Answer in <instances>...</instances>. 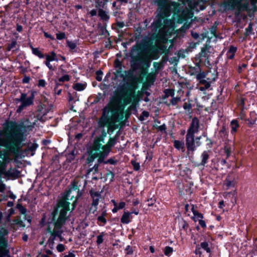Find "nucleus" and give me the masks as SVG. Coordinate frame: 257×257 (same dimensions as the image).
<instances>
[{
  "label": "nucleus",
  "instance_id": "1",
  "mask_svg": "<svg viewBox=\"0 0 257 257\" xmlns=\"http://www.w3.org/2000/svg\"><path fill=\"white\" fill-rule=\"evenodd\" d=\"M181 5L175 2L170 3L169 0H160L159 2L158 15L152 24L154 34L165 36L167 28H173L174 25L175 16L186 20V11H182Z\"/></svg>",
  "mask_w": 257,
  "mask_h": 257
},
{
  "label": "nucleus",
  "instance_id": "2",
  "mask_svg": "<svg viewBox=\"0 0 257 257\" xmlns=\"http://www.w3.org/2000/svg\"><path fill=\"white\" fill-rule=\"evenodd\" d=\"M80 196L79 190L77 188V186L74 183L72 184V186L59 201L57 208L53 212L54 215H55L60 210L59 217L55 223L53 229L49 226L47 229V232L50 233V236L48 240V244L51 248H53L54 240L57 237L59 238L60 241L62 240V233L63 230L62 229V226L65 222L67 212L70 210L69 205L71 203L72 205V209H74L77 200Z\"/></svg>",
  "mask_w": 257,
  "mask_h": 257
},
{
  "label": "nucleus",
  "instance_id": "3",
  "mask_svg": "<svg viewBox=\"0 0 257 257\" xmlns=\"http://www.w3.org/2000/svg\"><path fill=\"white\" fill-rule=\"evenodd\" d=\"M135 98V92L130 89L122 95L123 103L120 100H115L109 103L103 109V114L99 120L100 125L107 126L108 131L115 128V122H119L123 117V111L126 105L131 103Z\"/></svg>",
  "mask_w": 257,
  "mask_h": 257
},
{
  "label": "nucleus",
  "instance_id": "4",
  "mask_svg": "<svg viewBox=\"0 0 257 257\" xmlns=\"http://www.w3.org/2000/svg\"><path fill=\"white\" fill-rule=\"evenodd\" d=\"M8 132L9 135L7 139H4L0 133V146L13 151L19 150L25 140L22 127L15 122H12L9 126Z\"/></svg>",
  "mask_w": 257,
  "mask_h": 257
},
{
  "label": "nucleus",
  "instance_id": "5",
  "mask_svg": "<svg viewBox=\"0 0 257 257\" xmlns=\"http://www.w3.org/2000/svg\"><path fill=\"white\" fill-rule=\"evenodd\" d=\"M104 143V138L102 137L95 140L92 147L88 151L89 156L87 159L88 163L93 162L97 157L98 162H103L104 159L109 154L111 148L116 144V138H110L105 145H103Z\"/></svg>",
  "mask_w": 257,
  "mask_h": 257
},
{
  "label": "nucleus",
  "instance_id": "6",
  "mask_svg": "<svg viewBox=\"0 0 257 257\" xmlns=\"http://www.w3.org/2000/svg\"><path fill=\"white\" fill-rule=\"evenodd\" d=\"M210 73H201L197 75L196 79L199 83L204 86H200L199 90L204 91L208 89L211 86V83L215 79V76L210 77Z\"/></svg>",
  "mask_w": 257,
  "mask_h": 257
},
{
  "label": "nucleus",
  "instance_id": "7",
  "mask_svg": "<svg viewBox=\"0 0 257 257\" xmlns=\"http://www.w3.org/2000/svg\"><path fill=\"white\" fill-rule=\"evenodd\" d=\"M34 93V92H31L29 96H28L26 93L21 94L20 97L17 99V101L21 103L17 108V112H21L25 108L33 104Z\"/></svg>",
  "mask_w": 257,
  "mask_h": 257
},
{
  "label": "nucleus",
  "instance_id": "8",
  "mask_svg": "<svg viewBox=\"0 0 257 257\" xmlns=\"http://www.w3.org/2000/svg\"><path fill=\"white\" fill-rule=\"evenodd\" d=\"M201 136H199L194 138V136H186V145L188 152H193L196 148L201 144L200 140Z\"/></svg>",
  "mask_w": 257,
  "mask_h": 257
},
{
  "label": "nucleus",
  "instance_id": "9",
  "mask_svg": "<svg viewBox=\"0 0 257 257\" xmlns=\"http://www.w3.org/2000/svg\"><path fill=\"white\" fill-rule=\"evenodd\" d=\"M159 48L158 44L149 46L144 51L145 57L148 59H158L159 56Z\"/></svg>",
  "mask_w": 257,
  "mask_h": 257
},
{
  "label": "nucleus",
  "instance_id": "10",
  "mask_svg": "<svg viewBox=\"0 0 257 257\" xmlns=\"http://www.w3.org/2000/svg\"><path fill=\"white\" fill-rule=\"evenodd\" d=\"M199 120L197 117L192 119L190 126L187 131L186 136H194L199 131Z\"/></svg>",
  "mask_w": 257,
  "mask_h": 257
},
{
  "label": "nucleus",
  "instance_id": "11",
  "mask_svg": "<svg viewBox=\"0 0 257 257\" xmlns=\"http://www.w3.org/2000/svg\"><path fill=\"white\" fill-rule=\"evenodd\" d=\"M45 57L46 58V60L44 62L45 64L49 68L50 70H53V67L50 64V62L53 61H58V59L56 58V53L52 51L50 54L45 55Z\"/></svg>",
  "mask_w": 257,
  "mask_h": 257
},
{
  "label": "nucleus",
  "instance_id": "12",
  "mask_svg": "<svg viewBox=\"0 0 257 257\" xmlns=\"http://www.w3.org/2000/svg\"><path fill=\"white\" fill-rule=\"evenodd\" d=\"M115 75L116 77H120L123 82H126L132 77V72L131 70L121 71L118 69L116 71Z\"/></svg>",
  "mask_w": 257,
  "mask_h": 257
},
{
  "label": "nucleus",
  "instance_id": "13",
  "mask_svg": "<svg viewBox=\"0 0 257 257\" xmlns=\"http://www.w3.org/2000/svg\"><path fill=\"white\" fill-rule=\"evenodd\" d=\"M90 193L92 198V205L97 206L101 196L100 193L98 191L91 190Z\"/></svg>",
  "mask_w": 257,
  "mask_h": 257
},
{
  "label": "nucleus",
  "instance_id": "14",
  "mask_svg": "<svg viewBox=\"0 0 257 257\" xmlns=\"http://www.w3.org/2000/svg\"><path fill=\"white\" fill-rule=\"evenodd\" d=\"M132 219V213L124 212L121 218V222L123 224H128L131 221Z\"/></svg>",
  "mask_w": 257,
  "mask_h": 257
},
{
  "label": "nucleus",
  "instance_id": "15",
  "mask_svg": "<svg viewBox=\"0 0 257 257\" xmlns=\"http://www.w3.org/2000/svg\"><path fill=\"white\" fill-rule=\"evenodd\" d=\"M239 124L237 120L233 119L231 120L230 124V127L231 128L230 133L232 135L235 134L237 131V128L239 127Z\"/></svg>",
  "mask_w": 257,
  "mask_h": 257
},
{
  "label": "nucleus",
  "instance_id": "16",
  "mask_svg": "<svg viewBox=\"0 0 257 257\" xmlns=\"http://www.w3.org/2000/svg\"><path fill=\"white\" fill-rule=\"evenodd\" d=\"M194 1V4L193 6H191L192 8L193 9H198L199 8V10H203L205 9V7L203 6V4L206 0H200V1L193 0Z\"/></svg>",
  "mask_w": 257,
  "mask_h": 257
},
{
  "label": "nucleus",
  "instance_id": "17",
  "mask_svg": "<svg viewBox=\"0 0 257 257\" xmlns=\"http://www.w3.org/2000/svg\"><path fill=\"white\" fill-rule=\"evenodd\" d=\"M209 49L210 48L207 46H205L202 48L201 52L200 53L201 59L203 58H207L208 57L210 53Z\"/></svg>",
  "mask_w": 257,
  "mask_h": 257
},
{
  "label": "nucleus",
  "instance_id": "18",
  "mask_svg": "<svg viewBox=\"0 0 257 257\" xmlns=\"http://www.w3.org/2000/svg\"><path fill=\"white\" fill-rule=\"evenodd\" d=\"M98 16L100 18L104 21H107L109 19V15L107 11L102 9H99L98 11Z\"/></svg>",
  "mask_w": 257,
  "mask_h": 257
},
{
  "label": "nucleus",
  "instance_id": "19",
  "mask_svg": "<svg viewBox=\"0 0 257 257\" xmlns=\"http://www.w3.org/2000/svg\"><path fill=\"white\" fill-rule=\"evenodd\" d=\"M191 210L194 215L193 218L195 222L199 221L202 219L203 215L201 213L198 212L197 211L194 210L193 206H192Z\"/></svg>",
  "mask_w": 257,
  "mask_h": 257
},
{
  "label": "nucleus",
  "instance_id": "20",
  "mask_svg": "<svg viewBox=\"0 0 257 257\" xmlns=\"http://www.w3.org/2000/svg\"><path fill=\"white\" fill-rule=\"evenodd\" d=\"M237 50L236 47L234 46H230L228 51L227 52V57L229 59H232L234 56L235 53Z\"/></svg>",
  "mask_w": 257,
  "mask_h": 257
},
{
  "label": "nucleus",
  "instance_id": "21",
  "mask_svg": "<svg viewBox=\"0 0 257 257\" xmlns=\"http://www.w3.org/2000/svg\"><path fill=\"white\" fill-rule=\"evenodd\" d=\"M201 162L200 163V165L204 166L207 162V160L209 159V154L208 152L204 151L202 153L201 156Z\"/></svg>",
  "mask_w": 257,
  "mask_h": 257
},
{
  "label": "nucleus",
  "instance_id": "22",
  "mask_svg": "<svg viewBox=\"0 0 257 257\" xmlns=\"http://www.w3.org/2000/svg\"><path fill=\"white\" fill-rule=\"evenodd\" d=\"M190 72L192 75H196V77L199 73H204V72H201L200 68L198 65H196L194 67H190Z\"/></svg>",
  "mask_w": 257,
  "mask_h": 257
},
{
  "label": "nucleus",
  "instance_id": "23",
  "mask_svg": "<svg viewBox=\"0 0 257 257\" xmlns=\"http://www.w3.org/2000/svg\"><path fill=\"white\" fill-rule=\"evenodd\" d=\"M33 53L37 56L40 58H43L45 57V55L39 50L38 48H34L32 47Z\"/></svg>",
  "mask_w": 257,
  "mask_h": 257
},
{
  "label": "nucleus",
  "instance_id": "24",
  "mask_svg": "<svg viewBox=\"0 0 257 257\" xmlns=\"http://www.w3.org/2000/svg\"><path fill=\"white\" fill-rule=\"evenodd\" d=\"M85 84L80 83H77L74 84L73 88L77 91H82L85 89Z\"/></svg>",
  "mask_w": 257,
  "mask_h": 257
},
{
  "label": "nucleus",
  "instance_id": "25",
  "mask_svg": "<svg viewBox=\"0 0 257 257\" xmlns=\"http://www.w3.org/2000/svg\"><path fill=\"white\" fill-rule=\"evenodd\" d=\"M174 147L178 150H182L184 149V143L179 141H175L174 142Z\"/></svg>",
  "mask_w": 257,
  "mask_h": 257
},
{
  "label": "nucleus",
  "instance_id": "26",
  "mask_svg": "<svg viewBox=\"0 0 257 257\" xmlns=\"http://www.w3.org/2000/svg\"><path fill=\"white\" fill-rule=\"evenodd\" d=\"M98 224L99 226H103L106 223V219L102 216H99L97 217Z\"/></svg>",
  "mask_w": 257,
  "mask_h": 257
},
{
  "label": "nucleus",
  "instance_id": "27",
  "mask_svg": "<svg viewBox=\"0 0 257 257\" xmlns=\"http://www.w3.org/2000/svg\"><path fill=\"white\" fill-rule=\"evenodd\" d=\"M105 234L104 232H102L97 236L96 243L98 245L101 244L103 242V237Z\"/></svg>",
  "mask_w": 257,
  "mask_h": 257
},
{
  "label": "nucleus",
  "instance_id": "28",
  "mask_svg": "<svg viewBox=\"0 0 257 257\" xmlns=\"http://www.w3.org/2000/svg\"><path fill=\"white\" fill-rule=\"evenodd\" d=\"M140 50V48L138 46H134L132 48L131 53L132 55H133L134 57L137 56V55H139V52Z\"/></svg>",
  "mask_w": 257,
  "mask_h": 257
},
{
  "label": "nucleus",
  "instance_id": "29",
  "mask_svg": "<svg viewBox=\"0 0 257 257\" xmlns=\"http://www.w3.org/2000/svg\"><path fill=\"white\" fill-rule=\"evenodd\" d=\"M200 246L202 248H203V249L206 250V252H210V249L209 247H208V243L207 242L204 241V242H201L200 243Z\"/></svg>",
  "mask_w": 257,
  "mask_h": 257
},
{
  "label": "nucleus",
  "instance_id": "30",
  "mask_svg": "<svg viewBox=\"0 0 257 257\" xmlns=\"http://www.w3.org/2000/svg\"><path fill=\"white\" fill-rule=\"evenodd\" d=\"M173 251L172 247L170 246H166L165 248V254L167 256H170Z\"/></svg>",
  "mask_w": 257,
  "mask_h": 257
},
{
  "label": "nucleus",
  "instance_id": "31",
  "mask_svg": "<svg viewBox=\"0 0 257 257\" xmlns=\"http://www.w3.org/2000/svg\"><path fill=\"white\" fill-rule=\"evenodd\" d=\"M149 116V112H148L147 111H144L140 117V119L141 120H144L146 118L148 117Z\"/></svg>",
  "mask_w": 257,
  "mask_h": 257
},
{
  "label": "nucleus",
  "instance_id": "32",
  "mask_svg": "<svg viewBox=\"0 0 257 257\" xmlns=\"http://www.w3.org/2000/svg\"><path fill=\"white\" fill-rule=\"evenodd\" d=\"M14 224L18 225V226L20 227H24L25 224L23 222V221L20 219H16L15 220H14Z\"/></svg>",
  "mask_w": 257,
  "mask_h": 257
},
{
  "label": "nucleus",
  "instance_id": "33",
  "mask_svg": "<svg viewBox=\"0 0 257 257\" xmlns=\"http://www.w3.org/2000/svg\"><path fill=\"white\" fill-rule=\"evenodd\" d=\"M252 31V26L251 24H249L248 27L246 28L245 35L249 36L251 34Z\"/></svg>",
  "mask_w": 257,
  "mask_h": 257
},
{
  "label": "nucleus",
  "instance_id": "34",
  "mask_svg": "<svg viewBox=\"0 0 257 257\" xmlns=\"http://www.w3.org/2000/svg\"><path fill=\"white\" fill-rule=\"evenodd\" d=\"M69 76L68 75H64V76L61 77L59 78V82H65L69 80Z\"/></svg>",
  "mask_w": 257,
  "mask_h": 257
},
{
  "label": "nucleus",
  "instance_id": "35",
  "mask_svg": "<svg viewBox=\"0 0 257 257\" xmlns=\"http://www.w3.org/2000/svg\"><path fill=\"white\" fill-rule=\"evenodd\" d=\"M132 164L133 166L134 169L136 171H138L140 169V165L139 163L135 161H132Z\"/></svg>",
  "mask_w": 257,
  "mask_h": 257
},
{
  "label": "nucleus",
  "instance_id": "36",
  "mask_svg": "<svg viewBox=\"0 0 257 257\" xmlns=\"http://www.w3.org/2000/svg\"><path fill=\"white\" fill-rule=\"evenodd\" d=\"M219 134L222 137H225L226 136V135H227V132L225 126H223L221 128V129L219 131Z\"/></svg>",
  "mask_w": 257,
  "mask_h": 257
},
{
  "label": "nucleus",
  "instance_id": "37",
  "mask_svg": "<svg viewBox=\"0 0 257 257\" xmlns=\"http://www.w3.org/2000/svg\"><path fill=\"white\" fill-rule=\"evenodd\" d=\"M180 101V97H173L171 99V103L172 105H175L177 104V103Z\"/></svg>",
  "mask_w": 257,
  "mask_h": 257
},
{
  "label": "nucleus",
  "instance_id": "38",
  "mask_svg": "<svg viewBox=\"0 0 257 257\" xmlns=\"http://www.w3.org/2000/svg\"><path fill=\"white\" fill-rule=\"evenodd\" d=\"M67 45L68 47L72 50L74 49L76 47V44L74 42L68 41Z\"/></svg>",
  "mask_w": 257,
  "mask_h": 257
},
{
  "label": "nucleus",
  "instance_id": "39",
  "mask_svg": "<svg viewBox=\"0 0 257 257\" xmlns=\"http://www.w3.org/2000/svg\"><path fill=\"white\" fill-rule=\"evenodd\" d=\"M125 253L126 254L128 255L132 254L133 253L132 247H131L130 245L127 246V247L125 248Z\"/></svg>",
  "mask_w": 257,
  "mask_h": 257
},
{
  "label": "nucleus",
  "instance_id": "40",
  "mask_svg": "<svg viewBox=\"0 0 257 257\" xmlns=\"http://www.w3.org/2000/svg\"><path fill=\"white\" fill-rule=\"evenodd\" d=\"M65 37V34L64 33H59L56 34V38L58 40H62Z\"/></svg>",
  "mask_w": 257,
  "mask_h": 257
},
{
  "label": "nucleus",
  "instance_id": "41",
  "mask_svg": "<svg viewBox=\"0 0 257 257\" xmlns=\"http://www.w3.org/2000/svg\"><path fill=\"white\" fill-rule=\"evenodd\" d=\"M46 82L44 79H40L38 81V86L39 87H44L45 86Z\"/></svg>",
  "mask_w": 257,
  "mask_h": 257
},
{
  "label": "nucleus",
  "instance_id": "42",
  "mask_svg": "<svg viewBox=\"0 0 257 257\" xmlns=\"http://www.w3.org/2000/svg\"><path fill=\"white\" fill-rule=\"evenodd\" d=\"M57 250L59 252H62L65 250V246L62 244H59L57 246Z\"/></svg>",
  "mask_w": 257,
  "mask_h": 257
},
{
  "label": "nucleus",
  "instance_id": "43",
  "mask_svg": "<svg viewBox=\"0 0 257 257\" xmlns=\"http://www.w3.org/2000/svg\"><path fill=\"white\" fill-rule=\"evenodd\" d=\"M224 152H225V153L226 154L227 157H228L229 156V155L231 154V149L230 147H228L226 146L224 148Z\"/></svg>",
  "mask_w": 257,
  "mask_h": 257
},
{
  "label": "nucleus",
  "instance_id": "44",
  "mask_svg": "<svg viewBox=\"0 0 257 257\" xmlns=\"http://www.w3.org/2000/svg\"><path fill=\"white\" fill-rule=\"evenodd\" d=\"M224 185L227 187L229 188L233 186L232 182L231 181L226 179L224 182Z\"/></svg>",
  "mask_w": 257,
  "mask_h": 257
},
{
  "label": "nucleus",
  "instance_id": "45",
  "mask_svg": "<svg viewBox=\"0 0 257 257\" xmlns=\"http://www.w3.org/2000/svg\"><path fill=\"white\" fill-rule=\"evenodd\" d=\"M102 75V72L101 71H97L96 79L98 81H101Z\"/></svg>",
  "mask_w": 257,
  "mask_h": 257
},
{
  "label": "nucleus",
  "instance_id": "46",
  "mask_svg": "<svg viewBox=\"0 0 257 257\" xmlns=\"http://www.w3.org/2000/svg\"><path fill=\"white\" fill-rule=\"evenodd\" d=\"M19 210L20 212L22 214H25L27 212V209L22 206L19 207Z\"/></svg>",
  "mask_w": 257,
  "mask_h": 257
},
{
  "label": "nucleus",
  "instance_id": "47",
  "mask_svg": "<svg viewBox=\"0 0 257 257\" xmlns=\"http://www.w3.org/2000/svg\"><path fill=\"white\" fill-rule=\"evenodd\" d=\"M97 206L96 205H93L92 204H91V206L90 208V212L94 214L97 210Z\"/></svg>",
  "mask_w": 257,
  "mask_h": 257
},
{
  "label": "nucleus",
  "instance_id": "48",
  "mask_svg": "<svg viewBox=\"0 0 257 257\" xmlns=\"http://www.w3.org/2000/svg\"><path fill=\"white\" fill-rule=\"evenodd\" d=\"M113 203L114 207L112 209V211L113 213H116L119 209H117V204L113 200L112 201Z\"/></svg>",
  "mask_w": 257,
  "mask_h": 257
},
{
  "label": "nucleus",
  "instance_id": "49",
  "mask_svg": "<svg viewBox=\"0 0 257 257\" xmlns=\"http://www.w3.org/2000/svg\"><path fill=\"white\" fill-rule=\"evenodd\" d=\"M38 146V145L33 144L29 147V149L31 151H34L37 148Z\"/></svg>",
  "mask_w": 257,
  "mask_h": 257
},
{
  "label": "nucleus",
  "instance_id": "50",
  "mask_svg": "<svg viewBox=\"0 0 257 257\" xmlns=\"http://www.w3.org/2000/svg\"><path fill=\"white\" fill-rule=\"evenodd\" d=\"M125 206V203L124 202H120L117 204V209H121L123 208Z\"/></svg>",
  "mask_w": 257,
  "mask_h": 257
},
{
  "label": "nucleus",
  "instance_id": "51",
  "mask_svg": "<svg viewBox=\"0 0 257 257\" xmlns=\"http://www.w3.org/2000/svg\"><path fill=\"white\" fill-rule=\"evenodd\" d=\"M183 108L186 110H190L191 108V105L190 103H185L183 105Z\"/></svg>",
  "mask_w": 257,
  "mask_h": 257
},
{
  "label": "nucleus",
  "instance_id": "52",
  "mask_svg": "<svg viewBox=\"0 0 257 257\" xmlns=\"http://www.w3.org/2000/svg\"><path fill=\"white\" fill-rule=\"evenodd\" d=\"M30 80V78L29 76H25L23 79V82L24 83H28Z\"/></svg>",
  "mask_w": 257,
  "mask_h": 257
},
{
  "label": "nucleus",
  "instance_id": "53",
  "mask_svg": "<svg viewBox=\"0 0 257 257\" xmlns=\"http://www.w3.org/2000/svg\"><path fill=\"white\" fill-rule=\"evenodd\" d=\"M17 43L16 41H13L11 44L9 45V49L11 50L16 47Z\"/></svg>",
  "mask_w": 257,
  "mask_h": 257
},
{
  "label": "nucleus",
  "instance_id": "54",
  "mask_svg": "<svg viewBox=\"0 0 257 257\" xmlns=\"http://www.w3.org/2000/svg\"><path fill=\"white\" fill-rule=\"evenodd\" d=\"M116 162L117 161L116 160H114L113 159H108L106 163H109V164H112V165H114V164H115L116 163Z\"/></svg>",
  "mask_w": 257,
  "mask_h": 257
},
{
  "label": "nucleus",
  "instance_id": "55",
  "mask_svg": "<svg viewBox=\"0 0 257 257\" xmlns=\"http://www.w3.org/2000/svg\"><path fill=\"white\" fill-rule=\"evenodd\" d=\"M199 225L203 228H204L206 227V223L202 219L198 221Z\"/></svg>",
  "mask_w": 257,
  "mask_h": 257
},
{
  "label": "nucleus",
  "instance_id": "56",
  "mask_svg": "<svg viewBox=\"0 0 257 257\" xmlns=\"http://www.w3.org/2000/svg\"><path fill=\"white\" fill-rule=\"evenodd\" d=\"M97 10H91L90 12H89V14L90 15H91V16H96L97 15Z\"/></svg>",
  "mask_w": 257,
  "mask_h": 257
},
{
  "label": "nucleus",
  "instance_id": "57",
  "mask_svg": "<svg viewBox=\"0 0 257 257\" xmlns=\"http://www.w3.org/2000/svg\"><path fill=\"white\" fill-rule=\"evenodd\" d=\"M195 253L196 254H199V255L201 254V252L200 251V247H199V245H197L196 246V249H195Z\"/></svg>",
  "mask_w": 257,
  "mask_h": 257
},
{
  "label": "nucleus",
  "instance_id": "58",
  "mask_svg": "<svg viewBox=\"0 0 257 257\" xmlns=\"http://www.w3.org/2000/svg\"><path fill=\"white\" fill-rule=\"evenodd\" d=\"M117 26L120 28H122L124 26V24L123 22H119L117 23Z\"/></svg>",
  "mask_w": 257,
  "mask_h": 257
},
{
  "label": "nucleus",
  "instance_id": "59",
  "mask_svg": "<svg viewBox=\"0 0 257 257\" xmlns=\"http://www.w3.org/2000/svg\"><path fill=\"white\" fill-rule=\"evenodd\" d=\"M5 254V251L4 248H0V257H3L4 255Z\"/></svg>",
  "mask_w": 257,
  "mask_h": 257
},
{
  "label": "nucleus",
  "instance_id": "60",
  "mask_svg": "<svg viewBox=\"0 0 257 257\" xmlns=\"http://www.w3.org/2000/svg\"><path fill=\"white\" fill-rule=\"evenodd\" d=\"M75 255L73 252H70L68 254L65 255L64 257H75Z\"/></svg>",
  "mask_w": 257,
  "mask_h": 257
},
{
  "label": "nucleus",
  "instance_id": "61",
  "mask_svg": "<svg viewBox=\"0 0 257 257\" xmlns=\"http://www.w3.org/2000/svg\"><path fill=\"white\" fill-rule=\"evenodd\" d=\"M239 104L241 106L243 107L244 104V100L243 98H241L239 102Z\"/></svg>",
  "mask_w": 257,
  "mask_h": 257
},
{
  "label": "nucleus",
  "instance_id": "62",
  "mask_svg": "<svg viewBox=\"0 0 257 257\" xmlns=\"http://www.w3.org/2000/svg\"><path fill=\"white\" fill-rule=\"evenodd\" d=\"M5 189V185L4 184H0V192H3Z\"/></svg>",
  "mask_w": 257,
  "mask_h": 257
},
{
  "label": "nucleus",
  "instance_id": "63",
  "mask_svg": "<svg viewBox=\"0 0 257 257\" xmlns=\"http://www.w3.org/2000/svg\"><path fill=\"white\" fill-rule=\"evenodd\" d=\"M192 36L193 38L195 39H197L199 37V35L197 33L192 32Z\"/></svg>",
  "mask_w": 257,
  "mask_h": 257
},
{
  "label": "nucleus",
  "instance_id": "64",
  "mask_svg": "<svg viewBox=\"0 0 257 257\" xmlns=\"http://www.w3.org/2000/svg\"><path fill=\"white\" fill-rule=\"evenodd\" d=\"M44 36L46 37V38H50L51 39H53L54 38L52 37V36L47 33H44Z\"/></svg>",
  "mask_w": 257,
  "mask_h": 257
}]
</instances>
